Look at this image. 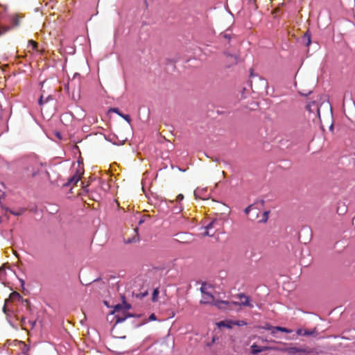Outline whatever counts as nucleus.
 Returning <instances> with one entry per match:
<instances>
[{"mask_svg":"<svg viewBox=\"0 0 355 355\" xmlns=\"http://www.w3.org/2000/svg\"><path fill=\"white\" fill-rule=\"evenodd\" d=\"M240 299V302H229V301H219L216 302V306L220 309H231L233 305H243L253 307V305L250 303V297L246 296L245 294L241 293L238 295Z\"/></svg>","mask_w":355,"mask_h":355,"instance_id":"nucleus-1","label":"nucleus"},{"mask_svg":"<svg viewBox=\"0 0 355 355\" xmlns=\"http://www.w3.org/2000/svg\"><path fill=\"white\" fill-rule=\"evenodd\" d=\"M130 307V305L126 303L123 304H119L114 306L111 315H114V318H116L114 325L123 322L127 318L132 316L130 314L126 313V311L129 310Z\"/></svg>","mask_w":355,"mask_h":355,"instance_id":"nucleus-2","label":"nucleus"},{"mask_svg":"<svg viewBox=\"0 0 355 355\" xmlns=\"http://www.w3.org/2000/svg\"><path fill=\"white\" fill-rule=\"evenodd\" d=\"M250 78L251 88L254 92H260L266 89V80L257 76H254L252 73V69H251Z\"/></svg>","mask_w":355,"mask_h":355,"instance_id":"nucleus-3","label":"nucleus"},{"mask_svg":"<svg viewBox=\"0 0 355 355\" xmlns=\"http://www.w3.org/2000/svg\"><path fill=\"white\" fill-rule=\"evenodd\" d=\"M285 352H286L290 355H295L297 354L300 355H302L304 354H310L312 352V350L306 347H288L284 349Z\"/></svg>","mask_w":355,"mask_h":355,"instance_id":"nucleus-4","label":"nucleus"},{"mask_svg":"<svg viewBox=\"0 0 355 355\" xmlns=\"http://www.w3.org/2000/svg\"><path fill=\"white\" fill-rule=\"evenodd\" d=\"M200 289L202 293V297L200 300V303L204 304H212L216 306V302H219L220 300H215L214 297L211 293L204 291L202 287Z\"/></svg>","mask_w":355,"mask_h":355,"instance_id":"nucleus-5","label":"nucleus"},{"mask_svg":"<svg viewBox=\"0 0 355 355\" xmlns=\"http://www.w3.org/2000/svg\"><path fill=\"white\" fill-rule=\"evenodd\" d=\"M306 110L310 113L315 114V116L320 117V108L315 101H309L306 105Z\"/></svg>","mask_w":355,"mask_h":355,"instance_id":"nucleus-6","label":"nucleus"},{"mask_svg":"<svg viewBox=\"0 0 355 355\" xmlns=\"http://www.w3.org/2000/svg\"><path fill=\"white\" fill-rule=\"evenodd\" d=\"M225 55L226 56V65L227 67L236 65L238 63L239 55L231 54L227 52H225Z\"/></svg>","mask_w":355,"mask_h":355,"instance_id":"nucleus-7","label":"nucleus"},{"mask_svg":"<svg viewBox=\"0 0 355 355\" xmlns=\"http://www.w3.org/2000/svg\"><path fill=\"white\" fill-rule=\"evenodd\" d=\"M47 84V81L44 80L42 83V94L39 99V104L40 105H43L44 103H47L49 101L52 100V96L51 95H47L46 97L44 96L45 90L44 89V85Z\"/></svg>","mask_w":355,"mask_h":355,"instance_id":"nucleus-8","label":"nucleus"},{"mask_svg":"<svg viewBox=\"0 0 355 355\" xmlns=\"http://www.w3.org/2000/svg\"><path fill=\"white\" fill-rule=\"evenodd\" d=\"M27 171L29 172L28 174L30 177H35L40 173V165L38 163L35 162L33 165L27 167Z\"/></svg>","mask_w":355,"mask_h":355,"instance_id":"nucleus-9","label":"nucleus"},{"mask_svg":"<svg viewBox=\"0 0 355 355\" xmlns=\"http://www.w3.org/2000/svg\"><path fill=\"white\" fill-rule=\"evenodd\" d=\"M218 223V221L216 220H213L211 222H210L205 227V231L202 234L203 236H212L214 234V232H211L210 230L212 228H214L216 225Z\"/></svg>","mask_w":355,"mask_h":355,"instance_id":"nucleus-10","label":"nucleus"},{"mask_svg":"<svg viewBox=\"0 0 355 355\" xmlns=\"http://www.w3.org/2000/svg\"><path fill=\"white\" fill-rule=\"evenodd\" d=\"M250 348H251V353L253 355H257L259 353H261L262 352H265V351L268 350V349H270V347H259L257 345H256L255 343H254L251 346Z\"/></svg>","mask_w":355,"mask_h":355,"instance_id":"nucleus-11","label":"nucleus"},{"mask_svg":"<svg viewBox=\"0 0 355 355\" xmlns=\"http://www.w3.org/2000/svg\"><path fill=\"white\" fill-rule=\"evenodd\" d=\"M81 179V175L77 171L73 176H71L66 185L69 186L71 184H76Z\"/></svg>","mask_w":355,"mask_h":355,"instance_id":"nucleus-12","label":"nucleus"},{"mask_svg":"<svg viewBox=\"0 0 355 355\" xmlns=\"http://www.w3.org/2000/svg\"><path fill=\"white\" fill-rule=\"evenodd\" d=\"M6 210L14 216H19L22 215L26 209L25 208H19L17 210L14 211L8 208H6Z\"/></svg>","mask_w":355,"mask_h":355,"instance_id":"nucleus-13","label":"nucleus"},{"mask_svg":"<svg viewBox=\"0 0 355 355\" xmlns=\"http://www.w3.org/2000/svg\"><path fill=\"white\" fill-rule=\"evenodd\" d=\"M21 18V17L17 14L12 15V18H11V22H12V25L14 26H19Z\"/></svg>","mask_w":355,"mask_h":355,"instance_id":"nucleus-14","label":"nucleus"},{"mask_svg":"<svg viewBox=\"0 0 355 355\" xmlns=\"http://www.w3.org/2000/svg\"><path fill=\"white\" fill-rule=\"evenodd\" d=\"M311 35L309 31H307L303 36V40L305 42L306 46H309L311 43Z\"/></svg>","mask_w":355,"mask_h":355,"instance_id":"nucleus-15","label":"nucleus"},{"mask_svg":"<svg viewBox=\"0 0 355 355\" xmlns=\"http://www.w3.org/2000/svg\"><path fill=\"white\" fill-rule=\"evenodd\" d=\"M134 233H135V236L132 237V239H128L127 240H125V243H135L139 241V235L137 233V228L134 229Z\"/></svg>","mask_w":355,"mask_h":355,"instance_id":"nucleus-16","label":"nucleus"},{"mask_svg":"<svg viewBox=\"0 0 355 355\" xmlns=\"http://www.w3.org/2000/svg\"><path fill=\"white\" fill-rule=\"evenodd\" d=\"M313 331L306 329H300L297 331V334L299 336H311L313 334Z\"/></svg>","mask_w":355,"mask_h":355,"instance_id":"nucleus-17","label":"nucleus"},{"mask_svg":"<svg viewBox=\"0 0 355 355\" xmlns=\"http://www.w3.org/2000/svg\"><path fill=\"white\" fill-rule=\"evenodd\" d=\"M11 27L9 26L6 25H1L0 26V36L6 33L10 30Z\"/></svg>","mask_w":355,"mask_h":355,"instance_id":"nucleus-18","label":"nucleus"},{"mask_svg":"<svg viewBox=\"0 0 355 355\" xmlns=\"http://www.w3.org/2000/svg\"><path fill=\"white\" fill-rule=\"evenodd\" d=\"M21 300L22 304L26 307L27 311H31V304H30L29 300L27 299H23V298H21Z\"/></svg>","mask_w":355,"mask_h":355,"instance_id":"nucleus-19","label":"nucleus"},{"mask_svg":"<svg viewBox=\"0 0 355 355\" xmlns=\"http://www.w3.org/2000/svg\"><path fill=\"white\" fill-rule=\"evenodd\" d=\"M274 329H277L278 331L287 333V334H290L292 332V330L287 329L286 327H275Z\"/></svg>","mask_w":355,"mask_h":355,"instance_id":"nucleus-20","label":"nucleus"},{"mask_svg":"<svg viewBox=\"0 0 355 355\" xmlns=\"http://www.w3.org/2000/svg\"><path fill=\"white\" fill-rule=\"evenodd\" d=\"M10 297L12 299V300H21V297L20 295V294L16 291H14L12 292L11 294H10Z\"/></svg>","mask_w":355,"mask_h":355,"instance_id":"nucleus-21","label":"nucleus"},{"mask_svg":"<svg viewBox=\"0 0 355 355\" xmlns=\"http://www.w3.org/2000/svg\"><path fill=\"white\" fill-rule=\"evenodd\" d=\"M6 276V270L4 266L0 267V281L3 280V277Z\"/></svg>","mask_w":355,"mask_h":355,"instance_id":"nucleus-22","label":"nucleus"},{"mask_svg":"<svg viewBox=\"0 0 355 355\" xmlns=\"http://www.w3.org/2000/svg\"><path fill=\"white\" fill-rule=\"evenodd\" d=\"M275 327L272 326L269 323H266L264 324V326L261 327V328L263 329L271 331V330H273L275 329Z\"/></svg>","mask_w":355,"mask_h":355,"instance_id":"nucleus-23","label":"nucleus"},{"mask_svg":"<svg viewBox=\"0 0 355 355\" xmlns=\"http://www.w3.org/2000/svg\"><path fill=\"white\" fill-rule=\"evenodd\" d=\"M85 355H103L100 352L96 350H91L86 353Z\"/></svg>","mask_w":355,"mask_h":355,"instance_id":"nucleus-24","label":"nucleus"},{"mask_svg":"<svg viewBox=\"0 0 355 355\" xmlns=\"http://www.w3.org/2000/svg\"><path fill=\"white\" fill-rule=\"evenodd\" d=\"M28 43L29 44H31L32 46V49L33 50H35L37 47V43L36 42H35L34 40H29L28 41Z\"/></svg>","mask_w":355,"mask_h":355,"instance_id":"nucleus-25","label":"nucleus"},{"mask_svg":"<svg viewBox=\"0 0 355 355\" xmlns=\"http://www.w3.org/2000/svg\"><path fill=\"white\" fill-rule=\"evenodd\" d=\"M120 116L124 119L126 121H128V123H130L131 121V118L129 115L128 114H121Z\"/></svg>","mask_w":355,"mask_h":355,"instance_id":"nucleus-26","label":"nucleus"},{"mask_svg":"<svg viewBox=\"0 0 355 355\" xmlns=\"http://www.w3.org/2000/svg\"><path fill=\"white\" fill-rule=\"evenodd\" d=\"M220 37L224 38L227 41H229L231 38L230 35L227 34V33H223V34H221Z\"/></svg>","mask_w":355,"mask_h":355,"instance_id":"nucleus-27","label":"nucleus"},{"mask_svg":"<svg viewBox=\"0 0 355 355\" xmlns=\"http://www.w3.org/2000/svg\"><path fill=\"white\" fill-rule=\"evenodd\" d=\"M184 199V196L182 194H179L175 198V202H180Z\"/></svg>","mask_w":355,"mask_h":355,"instance_id":"nucleus-28","label":"nucleus"},{"mask_svg":"<svg viewBox=\"0 0 355 355\" xmlns=\"http://www.w3.org/2000/svg\"><path fill=\"white\" fill-rule=\"evenodd\" d=\"M158 293H159L158 290L157 289H155L154 291H153V301L156 300V297H157Z\"/></svg>","mask_w":355,"mask_h":355,"instance_id":"nucleus-29","label":"nucleus"},{"mask_svg":"<svg viewBox=\"0 0 355 355\" xmlns=\"http://www.w3.org/2000/svg\"><path fill=\"white\" fill-rule=\"evenodd\" d=\"M251 208H252V205H249L248 207H247L245 210H244V212L245 213V214H249L250 210H251Z\"/></svg>","mask_w":355,"mask_h":355,"instance_id":"nucleus-30","label":"nucleus"},{"mask_svg":"<svg viewBox=\"0 0 355 355\" xmlns=\"http://www.w3.org/2000/svg\"><path fill=\"white\" fill-rule=\"evenodd\" d=\"M110 111H112V112H114L117 113L119 116H120V114H121V113L119 112V110H118L117 108H112V109L110 110Z\"/></svg>","mask_w":355,"mask_h":355,"instance_id":"nucleus-31","label":"nucleus"},{"mask_svg":"<svg viewBox=\"0 0 355 355\" xmlns=\"http://www.w3.org/2000/svg\"><path fill=\"white\" fill-rule=\"evenodd\" d=\"M149 319L150 320H156V316L154 313L151 314L149 317Z\"/></svg>","mask_w":355,"mask_h":355,"instance_id":"nucleus-32","label":"nucleus"},{"mask_svg":"<svg viewBox=\"0 0 355 355\" xmlns=\"http://www.w3.org/2000/svg\"><path fill=\"white\" fill-rule=\"evenodd\" d=\"M268 212H267V211H265V212L263 213V216H264V219H263V220H264L265 222L268 220Z\"/></svg>","mask_w":355,"mask_h":355,"instance_id":"nucleus-33","label":"nucleus"},{"mask_svg":"<svg viewBox=\"0 0 355 355\" xmlns=\"http://www.w3.org/2000/svg\"><path fill=\"white\" fill-rule=\"evenodd\" d=\"M218 325H219V326H224V327H225V326H226V324H225V322H224V321H221V322L218 324ZM227 327H230V326H229V325H227Z\"/></svg>","mask_w":355,"mask_h":355,"instance_id":"nucleus-34","label":"nucleus"},{"mask_svg":"<svg viewBox=\"0 0 355 355\" xmlns=\"http://www.w3.org/2000/svg\"><path fill=\"white\" fill-rule=\"evenodd\" d=\"M29 322L31 324V328H33L35 325L36 321Z\"/></svg>","mask_w":355,"mask_h":355,"instance_id":"nucleus-35","label":"nucleus"},{"mask_svg":"<svg viewBox=\"0 0 355 355\" xmlns=\"http://www.w3.org/2000/svg\"><path fill=\"white\" fill-rule=\"evenodd\" d=\"M270 331H271V334L274 335V334H275L278 331V330L277 329H273V330H271Z\"/></svg>","mask_w":355,"mask_h":355,"instance_id":"nucleus-36","label":"nucleus"},{"mask_svg":"<svg viewBox=\"0 0 355 355\" xmlns=\"http://www.w3.org/2000/svg\"><path fill=\"white\" fill-rule=\"evenodd\" d=\"M263 342H268L267 339H265L263 338H259Z\"/></svg>","mask_w":355,"mask_h":355,"instance_id":"nucleus-37","label":"nucleus"},{"mask_svg":"<svg viewBox=\"0 0 355 355\" xmlns=\"http://www.w3.org/2000/svg\"><path fill=\"white\" fill-rule=\"evenodd\" d=\"M24 320H25L24 317H21V323H24Z\"/></svg>","mask_w":355,"mask_h":355,"instance_id":"nucleus-38","label":"nucleus"},{"mask_svg":"<svg viewBox=\"0 0 355 355\" xmlns=\"http://www.w3.org/2000/svg\"><path fill=\"white\" fill-rule=\"evenodd\" d=\"M194 196H195L196 198H197V191H194Z\"/></svg>","mask_w":355,"mask_h":355,"instance_id":"nucleus-39","label":"nucleus"},{"mask_svg":"<svg viewBox=\"0 0 355 355\" xmlns=\"http://www.w3.org/2000/svg\"><path fill=\"white\" fill-rule=\"evenodd\" d=\"M147 295V293L146 292V293H144V294H141V297H144V296H145V295Z\"/></svg>","mask_w":355,"mask_h":355,"instance_id":"nucleus-40","label":"nucleus"},{"mask_svg":"<svg viewBox=\"0 0 355 355\" xmlns=\"http://www.w3.org/2000/svg\"><path fill=\"white\" fill-rule=\"evenodd\" d=\"M3 311L6 313V306H3Z\"/></svg>","mask_w":355,"mask_h":355,"instance_id":"nucleus-41","label":"nucleus"}]
</instances>
